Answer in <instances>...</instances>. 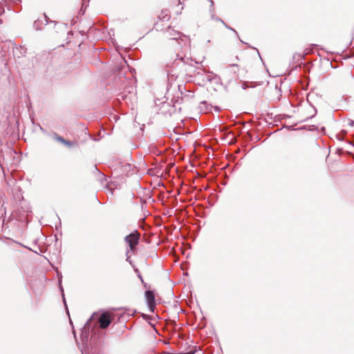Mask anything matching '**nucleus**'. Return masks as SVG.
Segmentation results:
<instances>
[{
    "label": "nucleus",
    "instance_id": "obj_12",
    "mask_svg": "<svg viewBox=\"0 0 354 354\" xmlns=\"http://www.w3.org/2000/svg\"><path fill=\"white\" fill-rule=\"evenodd\" d=\"M221 23L228 29L231 30L232 31H233L234 32H235L236 35H237V32L232 28L230 27L229 26H227L223 21H221Z\"/></svg>",
    "mask_w": 354,
    "mask_h": 354
},
{
    "label": "nucleus",
    "instance_id": "obj_20",
    "mask_svg": "<svg viewBox=\"0 0 354 354\" xmlns=\"http://www.w3.org/2000/svg\"><path fill=\"white\" fill-rule=\"evenodd\" d=\"M59 288H62L61 282H59Z\"/></svg>",
    "mask_w": 354,
    "mask_h": 354
},
{
    "label": "nucleus",
    "instance_id": "obj_22",
    "mask_svg": "<svg viewBox=\"0 0 354 354\" xmlns=\"http://www.w3.org/2000/svg\"><path fill=\"white\" fill-rule=\"evenodd\" d=\"M353 121H351V122H350V124H353Z\"/></svg>",
    "mask_w": 354,
    "mask_h": 354
},
{
    "label": "nucleus",
    "instance_id": "obj_14",
    "mask_svg": "<svg viewBox=\"0 0 354 354\" xmlns=\"http://www.w3.org/2000/svg\"><path fill=\"white\" fill-rule=\"evenodd\" d=\"M44 20H45V25H46L48 23V18L46 15H44Z\"/></svg>",
    "mask_w": 354,
    "mask_h": 354
},
{
    "label": "nucleus",
    "instance_id": "obj_5",
    "mask_svg": "<svg viewBox=\"0 0 354 354\" xmlns=\"http://www.w3.org/2000/svg\"><path fill=\"white\" fill-rule=\"evenodd\" d=\"M50 137L57 142H59L68 147H71L74 145V143L71 141L65 140L63 137L58 135L56 132H52Z\"/></svg>",
    "mask_w": 354,
    "mask_h": 354
},
{
    "label": "nucleus",
    "instance_id": "obj_2",
    "mask_svg": "<svg viewBox=\"0 0 354 354\" xmlns=\"http://www.w3.org/2000/svg\"><path fill=\"white\" fill-rule=\"evenodd\" d=\"M140 237V234L136 230L125 236L124 241L129 245L131 250L133 251L136 249Z\"/></svg>",
    "mask_w": 354,
    "mask_h": 354
},
{
    "label": "nucleus",
    "instance_id": "obj_16",
    "mask_svg": "<svg viewBox=\"0 0 354 354\" xmlns=\"http://www.w3.org/2000/svg\"><path fill=\"white\" fill-rule=\"evenodd\" d=\"M347 142H348V144H349V145H352L353 147H354V145L352 143L351 141L348 140V141H347Z\"/></svg>",
    "mask_w": 354,
    "mask_h": 354
},
{
    "label": "nucleus",
    "instance_id": "obj_18",
    "mask_svg": "<svg viewBox=\"0 0 354 354\" xmlns=\"http://www.w3.org/2000/svg\"><path fill=\"white\" fill-rule=\"evenodd\" d=\"M190 97H194L193 93H191V94H190Z\"/></svg>",
    "mask_w": 354,
    "mask_h": 354
},
{
    "label": "nucleus",
    "instance_id": "obj_10",
    "mask_svg": "<svg viewBox=\"0 0 354 354\" xmlns=\"http://www.w3.org/2000/svg\"><path fill=\"white\" fill-rule=\"evenodd\" d=\"M42 21H40L39 19L35 21L33 23V27L35 30H40L41 27L40 25L42 24Z\"/></svg>",
    "mask_w": 354,
    "mask_h": 354
},
{
    "label": "nucleus",
    "instance_id": "obj_11",
    "mask_svg": "<svg viewBox=\"0 0 354 354\" xmlns=\"http://www.w3.org/2000/svg\"><path fill=\"white\" fill-rule=\"evenodd\" d=\"M205 78L208 82H211L213 81L214 77L210 73H209L206 74Z\"/></svg>",
    "mask_w": 354,
    "mask_h": 354
},
{
    "label": "nucleus",
    "instance_id": "obj_6",
    "mask_svg": "<svg viewBox=\"0 0 354 354\" xmlns=\"http://www.w3.org/2000/svg\"><path fill=\"white\" fill-rule=\"evenodd\" d=\"M27 48L24 46H19V47H15L13 49V53L15 56L17 57H21L22 56H24L26 53Z\"/></svg>",
    "mask_w": 354,
    "mask_h": 354
},
{
    "label": "nucleus",
    "instance_id": "obj_4",
    "mask_svg": "<svg viewBox=\"0 0 354 354\" xmlns=\"http://www.w3.org/2000/svg\"><path fill=\"white\" fill-rule=\"evenodd\" d=\"M99 322L102 328H107L111 322V315L108 313H102L100 317Z\"/></svg>",
    "mask_w": 354,
    "mask_h": 354
},
{
    "label": "nucleus",
    "instance_id": "obj_7",
    "mask_svg": "<svg viewBox=\"0 0 354 354\" xmlns=\"http://www.w3.org/2000/svg\"><path fill=\"white\" fill-rule=\"evenodd\" d=\"M211 2V6H210V12L212 14V19L215 21H219L221 22L223 21L221 19L218 18V17L215 16L214 15V1L213 0H209Z\"/></svg>",
    "mask_w": 354,
    "mask_h": 354
},
{
    "label": "nucleus",
    "instance_id": "obj_8",
    "mask_svg": "<svg viewBox=\"0 0 354 354\" xmlns=\"http://www.w3.org/2000/svg\"><path fill=\"white\" fill-rule=\"evenodd\" d=\"M167 301L170 302L171 300H174V292L171 290H168V292L167 293Z\"/></svg>",
    "mask_w": 354,
    "mask_h": 354
},
{
    "label": "nucleus",
    "instance_id": "obj_13",
    "mask_svg": "<svg viewBox=\"0 0 354 354\" xmlns=\"http://www.w3.org/2000/svg\"><path fill=\"white\" fill-rule=\"evenodd\" d=\"M207 102L205 101H203L201 102L200 109L201 111H204L203 106H206Z\"/></svg>",
    "mask_w": 354,
    "mask_h": 354
},
{
    "label": "nucleus",
    "instance_id": "obj_1",
    "mask_svg": "<svg viewBox=\"0 0 354 354\" xmlns=\"http://www.w3.org/2000/svg\"><path fill=\"white\" fill-rule=\"evenodd\" d=\"M149 311L153 312L156 307L155 292L149 289L143 295Z\"/></svg>",
    "mask_w": 354,
    "mask_h": 354
},
{
    "label": "nucleus",
    "instance_id": "obj_9",
    "mask_svg": "<svg viewBox=\"0 0 354 354\" xmlns=\"http://www.w3.org/2000/svg\"><path fill=\"white\" fill-rule=\"evenodd\" d=\"M159 17L162 21H168L169 19V15L167 13V11H162Z\"/></svg>",
    "mask_w": 354,
    "mask_h": 354
},
{
    "label": "nucleus",
    "instance_id": "obj_19",
    "mask_svg": "<svg viewBox=\"0 0 354 354\" xmlns=\"http://www.w3.org/2000/svg\"><path fill=\"white\" fill-rule=\"evenodd\" d=\"M45 133H46V134H48V136H50V133H48V132H46V131Z\"/></svg>",
    "mask_w": 354,
    "mask_h": 354
},
{
    "label": "nucleus",
    "instance_id": "obj_3",
    "mask_svg": "<svg viewBox=\"0 0 354 354\" xmlns=\"http://www.w3.org/2000/svg\"><path fill=\"white\" fill-rule=\"evenodd\" d=\"M165 37L168 39L178 41L179 39L182 40L181 36L183 35L181 32L175 30L171 27H169L167 30L165 32Z\"/></svg>",
    "mask_w": 354,
    "mask_h": 354
},
{
    "label": "nucleus",
    "instance_id": "obj_17",
    "mask_svg": "<svg viewBox=\"0 0 354 354\" xmlns=\"http://www.w3.org/2000/svg\"><path fill=\"white\" fill-rule=\"evenodd\" d=\"M40 129H41V131L46 132V131L41 127H40Z\"/></svg>",
    "mask_w": 354,
    "mask_h": 354
},
{
    "label": "nucleus",
    "instance_id": "obj_15",
    "mask_svg": "<svg viewBox=\"0 0 354 354\" xmlns=\"http://www.w3.org/2000/svg\"><path fill=\"white\" fill-rule=\"evenodd\" d=\"M337 138L338 140H343V139H344V138H343V136H341L340 134L337 135Z\"/></svg>",
    "mask_w": 354,
    "mask_h": 354
},
{
    "label": "nucleus",
    "instance_id": "obj_21",
    "mask_svg": "<svg viewBox=\"0 0 354 354\" xmlns=\"http://www.w3.org/2000/svg\"><path fill=\"white\" fill-rule=\"evenodd\" d=\"M232 66H237V65H236V64H233V65H232Z\"/></svg>",
    "mask_w": 354,
    "mask_h": 354
}]
</instances>
